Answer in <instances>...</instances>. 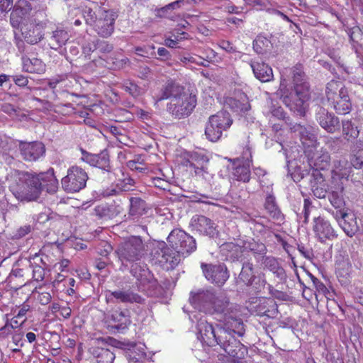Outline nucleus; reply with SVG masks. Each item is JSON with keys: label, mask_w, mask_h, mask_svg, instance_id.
<instances>
[{"label": "nucleus", "mask_w": 363, "mask_h": 363, "mask_svg": "<svg viewBox=\"0 0 363 363\" xmlns=\"http://www.w3.org/2000/svg\"><path fill=\"white\" fill-rule=\"evenodd\" d=\"M310 277L311 278L313 285L315 286L316 290L319 293L326 294L328 292V289H327V287L318 279H317L312 274H311Z\"/></svg>", "instance_id": "obj_58"}, {"label": "nucleus", "mask_w": 363, "mask_h": 363, "mask_svg": "<svg viewBox=\"0 0 363 363\" xmlns=\"http://www.w3.org/2000/svg\"><path fill=\"white\" fill-rule=\"evenodd\" d=\"M163 177H157L152 178V184L157 188L166 189L169 186L168 178L162 174Z\"/></svg>", "instance_id": "obj_55"}, {"label": "nucleus", "mask_w": 363, "mask_h": 363, "mask_svg": "<svg viewBox=\"0 0 363 363\" xmlns=\"http://www.w3.org/2000/svg\"><path fill=\"white\" fill-rule=\"evenodd\" d=\"M128 216L133 220L138 219L147 213L145 201L138 197H130Z\"/></svg>", "instance_id": "obj_32"}, {"label": "nucleus", "mask_w": 363, "mask_h": 363, "mask_svg": "<svg viewBox=\"0 0 363 363\" xmlns=\"http://www.w3.org/2000/svg\"><path fill=\"white\" fill-rule=\"evenodd\" d=\"M313 230L315 237L321 242L337 238V234L330 222L320 216H314Z\"/></svg>", "instance_id": "obj_14"}, {"label": "nucleus", "mask_w": 363, "mask_h": 363, "mask_svg": "<svg viewBox=\"0 0 363 363\" xmlns=\"http://www.w3.org/2000/svg\"><path fill=\"white\" fill-rule=\"evenodd\" d=\"M332 213L335 220L339 223V225H340V221L345 218H352V213L345 211L342 208H337L335 211H333Z\"/></svg>", "instance_id": "obj_56"}, {"label": "nucleus", "mask_w": 363, "mask_h": 363, "mask_svg": "<svg viewBox=\"0 0 363 363\" xmlns=\"http://www.w3.org/2000/svg\"><path fill=\"white\" fill-rule=\"evenodd\" d=\"M123 179H120L118 183L117 184V187L121 191H128L132 190V188L135 185V181L129 176H125L123 173Z\"/></svg>", "instance_id": "obj_52"}, {"label": "nucleus", "mask_w": 363, "mask_h": 363, "mask_svg": "<svg viewBox=\"0 0 363 363\" xmlns=\"http://www.w3.org/2000/svg\"><path fill=\"white\" fill-rule=\"evenodd\" d=\"M196 106L194 96L190 94L173 99L167 104V111L177 118H182L190 115Z\"/></svg>", "instance_id": "obj_9"}, {"label": "nucleus", "mask_w": 363, "mask_h": 363, "mask_svg": "<svg viewBox=\"0 0 363 363\" xmlns=\"http://www.w3.org/2000/svg\"><path fill=\"white\" fill-rule=\"evenodd\" d=\"M187 94L183 86L172 80H169L165 83L158 94H155L153 98L155 104H157L159 101L168 99L170 101L178 99V98Z\"/></svg>", "instance_id": "obj_13"}, {"label": "nucleus", "mask_w": 363, "mask_h": 363, "mask_svg": "<svg viewBox=\"0 0 363 363\" xmlns=\"http://www.w3.org/2000/svg\"><path fill=\"white\" fill-rule=\"evenodd\" d=\"M45 23L37 21L35 18H28L21 23V34L28 43L35 45L38 43L43 36V30Z\"/></svg>", "instance_id": "obj_10"}, {"label": "nucleus", "mask_w": 363, "mask_h": 363, "mask_svg": "<svg viewBox=\"0 0 363 363\" xmlns=\"http://www.w3.org/2000/svg\"><path fill=\"white\" fill-rule=\"evenodd\" d=\"M9 189L16 199L20 201H33L40 194V184L35 174L15 171Z\"/></svg>", "instance_id": "obj_5"}, {"label": "nucleus", "mask_w": 363, "mask_h": 363, "mask_svg": "<svg viewBox=\"0 0 363 363\" xmlns=\"http://www.w3.org/2000/svg\"><path fill=\"white\" fill-rule=\"evenodd\" d=\"M332 190L328 194V199L331 205L335 208H342L345 206V201L343 198V182L333 183Z\"/></svg>", "instance_id": "obj_29"}, {"label": "nucleus", "mask_w": 363, "mask_h": 363, "mask_svg": "<svg viewBox=\"0 0 363 363\" xmlns=\"http://www.w3.org/2000/svg\"><path fill=\"white\" fill-rule=\"evenodd\" d=\"M145 246L139 236H132L122 242L116 252L123 265L133 264L130 274L137 279L140 286L145 289L148 284L154 286L155 280L146 265L136 263L145 254Z\"/></svg>", "instance_id": "obj_3"}, {"label": "nucleus", "mask_w": 363, "mask_h": 363, "mask_svg": "<svg viewBox=\"0 0 363 363\" xmlns=\"http://www.w3.org/2000/svg\"><path fill=\"white\" fill-rule=\"evenodd\" d=\"M351 164L355 169H360L363 165V150H359L352 159Z\"/></svg>", "instance_id": "obj_59"}, {"label": "nucleus", "mask_w": 363, "mask_h": 363, "mask_svg": "<svg viewBox=\"0 0 363 363\" xmlns=\"http://www.w3.org/2000/svg\"><path fill=\"white\" fill-rule=\"evenodd\" d=\"M340 226L350 237H352L359 228L354 214H352V218H345L341 220Z\"/></svg>", "instance_id": "obj_46"}, {"label": "nucleus", "mask_w": 363, "mask_h": 363, "mask_svg": "<svg viewBox=\"0 0 363 363\" xmlns=\"http://www.w3.org/2000/svg\"><path fill=\"white\" fill-rule=\"evenodd\" d=\"M40 184V191L46 188L48 192H54L57 186V179L54 174V169L50 168L45 172L35 174Z\"/></svg>", "instance_id": "obj_26"}, {"label": "nucleus", "mask_w": 363, "mask_h": 363, "mask_svg": "<svg viewBox=\"0 0 363 363\" xmlns=\"http://www.w3.org/2000/svg\"><path fill=\"white\" fill-rule=\"evenodd\" d=\"M81 159L91 166L99 167L108 172L111 171L109 155L106 151H103L99 154H91L82 150Z\"/></svg>", "instance_id": "obj_18"}, {"label": "nucleus", "mask_w": 363, "mask_h": 363, "mask_svg": "<svg viewBox=\"0 0 363 363\" xmlns=\"http://www.w3.org/2000/svg\"><path fill=\"white\" fill-rule=\"evenodd\" d=\"M191 225L194 230L201 235L213 238L218 235L215 223L204 216H195L191 218Z\"/></svg>", "instance_id": "obj_16"}, {"label": "nucleus", "mask_w": 363, "mask_h": 363, "mask_svg": "<svg viewBox=\"0 0 363 363\" xmlns=\"http://www.w3.org/2000/svg\"><path fill=\"white\" fill-rule=\"evenodd\" d=\"M220 251L226 260L242 262L245 259L243 244L241 245L233 242H227L220 245Z\"/></svg>", "instance_id": "obj_22"}, {"label": "nucleus", "mask_w": 363, "mask_h": 363, "mask_svg": "<svg viewBox=\"0 0 363 363\" xmlns=\"http://www.w3.org/2000/svg\"><path fill=\"white\" fill-rule=\"evenodd\" d=\"M201 269L206 279L219 286H223L229 278L226 266L223 264H201Z\"/></svg>", "instance_id": "obj_11"}, {"label": "nucleus", "mask_w": 363, "mask_h": 363, "mask_svg": "<svg viewBox=\"0 0 363 363\" xmlns=\"http://www.w3.org/2000/svg\"><path fill=\"white\" fill-rule=\"evenodd\" d=\"M317 177V179H318V182H319V184L314 183L313 184H312L311 189H312L313 195L315 197H317L318 199H323L325 197V196L327 194L325 186V184H323L324 179L323 177H322V179H320V177Z\"/></svg>", "instance_id": "obj_49"}, {"label": "nucleus", "mask_w": 363, "mask_h": 363, "mask_svg": "<svg viewBox=\"0 0 363 363\" xmlns=\"http://www.w3.org/2000/svg\"><path fill=\"white\" fill-rule=\"evenodd\" d=\"M219 46L221 49L225 50L228 52L233 53L236 52L235 47L229 41L223 40L220 43Z\"/></svg>", "instance_id": "obj_62"}, {"label": "nucleus", "mask_w": 363, "mask_h": 363, "mask_svg": "<svg viewBox=\"0 0 363 363\" xmlns=\"http://www.w3.org/2000/svg\"><path fill=\"white\" fill-rule=\"evenodd\" d=\"M226 104L236 112L244 113L250 108L248 98L244 93L238 94L237 97H230L227 99Z\"/></svg>", "instance_id": "obj_33"}, {"label": "nucleus", "mask_w": 363, "mask_h": 363, "mask_svg": "<svg viewBox=\"0 0 363 363\" xmlns=\"http://www.w3.org/2000/svg\"><path fill=\"white\" fill-rule=\"evenodd\" d=\"M233 124L230 113L225 111H219L209 117L205 128V135L211 142H217Z\"/></svg>", "instance_id": "obj_6"}, {"label": "nucleus", "mask_w": 363, "mask_h": 363, "mask_svg": "<svg viewBox=\"0 0 363 363\" xmlns=\"http://www.w3.org/2000/svg\"><path fill=\"white\" fill-rule=\"evenodd\" d=\"M215 299V294L213 291L206 290L201 291L194 295L190 301L195 308L203 311L205 313H211L213 301Z\"/></svg>", "instance_id": "obj_17"}, {"label": "nucleus", "mask_w": 363, "mask_h": 363, "mask_svg": "<svg viewBox=\"0 0 363 363\" xmlns=\"http://www.w3.org/2000/svg\"><path fill=\"white\" fill-rule=\"evenodd\" d=\"M270 41L265 37L257 36L253 42V49L257 53H262L269 47Z\"/></svg>", "instance_id": "obj_50"}, {"label": "nucleus", "mask_w": 363, "mask_h": 363, "mask_svg": "<svg viewBox=\"0 0 363 363\" xmlns=\"http://www.w3.org/2000/svg\"><path fill=\"white\" fill-rule=\"evenodd\" d=\"M179 60L184 65H187L189 63H194L196 65H201L203 66H205V65L203 63H200V62H197L195 57H194L193 56L189 55H188L187 56L181 57L179 58Z\"/></svg>", "instance_id": "obj_64"}, {"label": "nucleus", "mask_w": 363, "mask_h": 363, "mask_svg": "<svg viewBox=\"0 0 363 363\" xmlns=\"http://www.w3.org/2000/svg\"><path fill=\"white\" fill-rule=\"evenodd\" d=\"M145 349L146 347L144 344H135L128 349L126 355L133 362H142L146 359Z\"/></svg>", "instance_id": "obj_40"}, {"label": "nucleus", "mask_w": 363, "mask_h": 363, "mask_svg": "<svg viewBox=\"0 0 363 363\" xmlns=\"http://www.w3.org/2000/svg\"><path fill=\"white\" fill-rule=\"evenodd\" d=\"M245 257L247 252H251L254 254L256 259L257 256L263 257L267 253V247L262 242H259L253 239L243 242Z\"/></svg>", "instance_id": "obj_37"}, {"label": "nucleus", "mask_w": 363, "mask_h": 363, "mask_svg": "<svg viewBox=\"0 0 363 363\" xmlns=\"http://www.w3.org/2000/svg\"><path fill=\"white\" fill-rule=\"evenodd\" d=\"M225 327H222L224 330H228V333L231 336H234V334L238 335L239 337H242L245 333L244 324L242 320L238 317L228 313L224 316Z\"/></svg>", "instance_id": "obj_25"}, {"label": "nucleus", "mask_w": 363, "mask_h": 363, "mask_svg": "<svg viewBox=\"0 0 363 363\" xmlns=\"http://www.w3.org/2000/svg\"><path fill=\"white\" fill-rule=\"evenodd\" d=\"M250 65L255 77L262 82H269L273 79L272 69L263 62L251 60Z\"/></svg>", "instance_id": "obj_24"}, {"label": "nucleus", "mask_w": 363, "mask_h": 363, "mask_svg": "<svg viewBox=\"0 0 363 363\" xmlns=\"http://www.w3.org/2000/svg\"><path fill=\"white\" fill-rule=\"evenodd\" d=\"M89 352L96 359V363H113L116 358L113 351L99 346H92L89 349Z\"/></svg>", "instance_id": "obj_31"}, {"label": "nucleus", "mask_w": 363, "mask_h": 363, "mask_svg": "<svg viewBox=\"0 0 363 363\" xmlns=\"http://www.w3.org/2000/svg\"><path fill=\"white\" fill-rule=\"evenodd\" d=\"M250 164L249 162L246 163L240 162L234 169L233 175L237 180L243 182H248L250 179Z\"/></svg>", "instance_id": "obj_42"}, {"label": "nucleus", "mask_w": 363, "mask_h": 363, "mask_svg": "<svg viewBox=\"0 0 363 363\" xmlns=\"http://www.w3.org/2000/svg\"><path fill=\"white\" fill-rule=\"evenodd\" d=\"M347 89L340 82L332 80L328 83L326 86V96L329 102H334L340 99V91Z\"/></svg>", "instance_id": "obj_39"}, {"label": "nucleus", "mask_w": 363, "mask_h": 363, "mask_svg": "<svg viewBox=\"0 0 363 363\" xmlns=\"http://www.w3.org/2000/svg\"><path fill=\"white\" fill-rule=\"evenodd\" d=\"M199 331L198 338L203 344L209 347L219 345L232 359L235 363H242L247 353V349L228 330L222 327L208 323L205 318H200L197 322Z\"/></svg>", "instance_id": "obj_2"}, {"label": "nucleus", "mask_w": 363, "mask_h": 363, "mask_svg": "<svg viewBox=\"0 0 363 363\" xmlns=\"http://www.w3.org/2000/svg\"><path fill=\"white\" fill-rule=\"evenodd\" d=\"M19 150L23 160L35 162L45 155V145L40 142H20Z\"/></svg>", "instance_id": "obj_15"}, {"label": "nucleus", "mask_w": 363, "mask_h": 363, "mask_svg": "<svg viewBox=\"0 0 363 363\" xmlns=\"http://www.w3.org/2000/svg\"><path fill=\"white\" fill-rule=\"evenodd\" d=\"M69 38L68 33L60 28L52 31L49 39V45L53 50H57L65 45Z\"/></svg>", "instance_id": "obj_36"}, {"label": "nucleus", "mask_w": 363, "mask_h": 363, "mask_svg": "<svg viewBox=\"0 0 363 363\" xmlns=\"http://www.w3.org/2000/svg\"><path fill=\"white\" fill-rule=\"evenodd\" d=\"M255 278L253 264L248 261L244 262L237 282L238 284L243 283L246 286H251Z\"/></svg>", "instance_id": "obj_35"}, {"label": "nucleus", "mask_w": 363, "mask_h": 363, "mask_svg": "<svg viewBox=\"0 0 363 363\" xmlns=\"http://www.w3.org/2000/svg\"><path fill=\"white\" fill-rule=\"evenodd\" d=\"M292 74L294 89L287 87L286 80L281 79L279 89L276 94L282 102L294 113L303 116L306 110V102L310 98L309 86L305 82V74L301 65H296L289 70Z\"/></svg>", "instance_id": "obj_4"}, {"label": "nucleus", "mask_w": 363, "mask_h": 363, "mask_svg": "<svg viewBox=\"0 0 363 363\" xmlns=\"http://www.w3.org/2000/svg\"><path fill=\"white\" fill-rule=\"evenodd\" d=\"M30 267L32 268L33 278L37 281H43L46 274L47 264L43 258L35 255L29 260Z\"/></svg>", "instance_id": "obj_30"}, {"label": "nucleus", "mask_w": 363, "mask_h": 363, "mask_svg": "<svg viewBox=\"0 0 363 363\" xmlns=\"http://www.w3.org/2000/svg\"><path fill=\"white\" fill-rule=\"evenodd\" d=\"M167 240L169 246L164 241H157L153 252L155 258L167 270L177 266L181 255L189 256L196 250V240L184 230H173Z\"/></svg>", "instance_id": "obj_1"}, {"label": "nucleus", "mask_w": 363, "mask_h": 363, "mask_svg": "<svg viewBox=\"0 0 363 363\" xmlns=\"http://www.w3.org/2000/svg\"><path fill=\"white\" fill-rule=\"evenodd\" d=\"M15 84L19 86H26L28 84V80L26 77L19 74L11 77Z\"/></svg>", "instance_id": "obj_60"}, {"label": "nucleus", "mask_w": 363, "mask_h": 363, "mask_svg": "<svg viewBox=\"0 0 363 363\" xmlns=\"http://www.w3.org/2000/svg\"><path fill=\"white\" fill-rule=\"evenodd\" d=\"M112 319L117 323L116 327L118 328H124L130 323L128 317L123 311H115L112 314Z\"/></svg>", "instance_id": "obj_51"}, {"label": "nucleus", "mask_w": 363, "mask_h": 363, "mask_svg": "<svg viewBox=\"0 0 363 363\" xmlns=\"http://www.w3.org/2000/svg\"><path fill=\"white\" fill-rule=\"evenodd\" d=\"M340 99L331 102V104L338 113L346 114L350 112L352 106L347 89L340 91Z\"/></svg>", "instance_id": "obj_38"}, {"label": "nucleus", "mask_w": 363, "mask_h": 363, "mask_svg": "<svg viewBox=\"0 0 363 363\" xmlns=\"http://www.w3.org/2000/svg\"><path fill=\"white\" fill-rule=\"evenodd\" d=\"M123 89L133 97H137L141 94L140 88L132 81L128 80L123 84Z\"/></svg>", "instance_id": "obj_53"}, {"label": "nucleus", "mask_w": 363, "mask_h": 363, "mask_svg": "<svg viewBox=\"0 0 363 363\" xmlns=\"http://www.w3.org/2000/svg\"><path fill=\"white\" fill-rule=\"evenodd\" d=\"M106 298L108 302H115V299L122 303H143L144 299L138 294L130 290L127 291H107L106 292Z\"/></svg>", "instance_id": "obj_21"}, {"label": "nucleus", "mask_w": 363, "mask_h": 363, "mask_svg": "<svg viewBox=\"0 0 363 363\" xmlns=\"http://www.w3.org/2000/svg\"><path fill=\"white\" fill-rule=\"evenodd\" d=\"M247 162H249L250 164L252 162V151L251 147L249 146H247L242 152L241 162L246 163Z\"/></svg>", "instance_id": "obj_63"}, {"label": "nucleus", "mask_w": 363, "mask_h": 363, "mask_svg": "<svg viewBox=\"0 0 363 363\" xmlns=\"http://www.w3.org/2000/svg\"><path fill=\"white\" fill-rule=\"evenodd\" d=\"M22 65L24 71L30 73L42 74L45 71V64L35 57H22Z\"/></svg>", "instance_id": "obj_28"}, {"label": "nucleus", "mask_w": 363, "mask_h": 363, "mask_svg": "<svg viewBox=\"0 0 363 363\" xmlns=\"http://www.w3.org/2000/svg\"><path fill=\"white\" fill-rule=\"evenodd\" d=\"M95 212L99 218L104 220L112 219L118 213L115 208L107 206H99L96 207Z\"/></svg>", "instance_id": "obj_47"}, {"label": "nucleus", "mask_w": 363, "mask_h": 363, "mask_svg": "<svg viewBox=\"0 0 363 363\" xmlns=\"http://www.w3.org/2000/svg\"><path fill=\"white\" fill-rule=\"evenodd\" d=\"M342 135L347 141L353 142L359 135L357 127L350 121H342Z\"/></svg>", "instance_id": "obj_44"}, {"label": "nucleus", "mask_w": 363, "mask_h": 363, "mask_svg": "<svg viewBox=\"0 0 363 363\" xmlns=\"http://www.w3.org/2000/svg\"><path fill=\"white\" fill-rule=\"evenodd\" d=\"M99 9H104L97 4L91 3L83 9L82 14L87 24L92 26L99 17Z\"/></svg>", "instance_id": "obj_43"}, {"label": "nucleus", "mask_w": 363, "mask_h": 363, "mask_svg": "<svg viewBox=\"0 0 363 363\" xmlns=\"http://www.w3.org/2000/svg\"><path fill=\"white\" fill-rule=\"evenodd\" d=\"M314 211H316V209L312 205L311 201L309 199H304L303 213H304V222L305 223H308V222L309 216Z\"/></svg>", "instance_id": "obj_54"}, {"label": "nucleus", "mask_w": 363, "mask_h": 363, "mask_svg": "<svg viewBox=\"0 0 363 363\" xmlns=\"http://www.w3.org/2000/svg\"><path fill=\"white\" fill-rule=\"evenodd\" d=\"M229 305L228 301L223 296H216L213 301L212 309L210 314L213 313H223L224 316L228 313V306Z\"/></svg>", "instance_id": "obj_45"}, {"label": "nucleus", "mask_w": 363, "mask_h": 363, "mask_svg": "<svg viewBox=\"0 0 363 363\" xmlns=\"http://www.w3.org/2000/svg\"><path fill=\"white\" fill-rule=\"evenodd\" d=\"M352 165L347 160L343 158L334 162L333 169L332 170L333 183H340L347 181L348 177L352 172Z\"/></svg>", "instance_id": "obj_23"}, {"label": "nucleus", "mask_w": 363, "mask_h": 363, "mask_svg": "<svg viewBox=\"0 0 363 363\" xmlns=\"http://www.w3.org/2000/svg\"><path fill=\"white\" fill-rule=\"evenodd\" d=\"M99 17L92 25L94 30L103 38L109 37L114 30V13L108 10L99 9Z\"/></svg>", "instance_id": "obj_12"}, {"label": "nucleus", "mask_w": 363, "mask_h": 363, "mask_svg": "<svg viewBox=\"0 0 363 363\" xmlns=\"http://www.w3.org/2000/svg\"><path fill=\"white\" fill-rule=\"evenodd\" d=\"M315 118L320 125L328 133H334L339 128V119L322 107L316 110Z\"/></svg>", "instance_id": "obj_20"}, {"label": "nucleus", "mask_w": 363, "mask_h": 363, "mask_svg": "<svg viewBox=\"0 0 363 363\" xmlns=\"http://www.w3.org/2000/svg\"><path fill=\"white\" fill-rule=\"evenodd\" d=\"M298 250L305 258L308 259H311L313 258V254L311 249L306 247L303 245H298Z\"/></svg>", "instance_id": "obj_61"}, {"label": "nucleus", "mask_w": 363, "mask_h": 363, "mask_svg": "<svg viewBox=\"0 0 363 363\" xmlns=\"http://www.w3.org/2000/svg\"><path fill=\"white\" fill-rule=\"evenodd\" d=\"M29 0H18L11 13L10 22L13 28H19L23 18L31 11Z\"/></svg>", "instance_id": "obj_19"}, {"label": "nucleus", "mask_w": 363, "mask_h": 363, "mask_svg": "<svg viewBox=\"0 0 363 363\" xmlns=\"http://www.w3.org/2000/svg\"><path fill=\"white\" fill-rule=\"evenodd\" d=\"M88 178L84 169L78 166H72L61 180L62 187L67 193L79 192L85 188Z\"/></svg>", "instance_id": "obj_7"}, {"label": "nucleus", "mask_w": 363, "mask_h": 363, "mask_svg": "<svg viewBox=\"0 0 363 363\" xmlns=\"http://www.w3.org/2000/svg\"><path fill=\"white\" fill-rule=\"evenodd\" d=\"M262 264L264 267L274 274H276L278 277L283 278L284 277V269L280 267L278 261L273 257L263 256Z\"/></svg>", "instance_id": "obj_41"}, {"label": "nucleus", "mask_w": 363, "mask_h": 363, "mask_svg": "<svg viewBox=\"0 0 363 363\" xmlns=\"http://www.w3.org/2000/svg\"><path fill=\"white\" fill-rule=\"evenodd\" d=\"M309 166L313 169V176L320 177L322 179V174L320 170L328 169L330 165V155L325 150L320 149L315 150L311 147L305 150Z\"/></svg>", "instance_id": "obj_8"}, {"label": "nucleus", "mask_w": 363, "mask_h": 363, "mask_svg": "<svg viewBox=\"0 0 363 363\" xmlns=\"http://www.w3.org/2000/svg\"><path fill=\"white\" fill-rule=\"evenodd\" d=\"M264 208L269 216L277 223H281L284 219V216L279 208L274 196L269 194L265 199Z\"/></svg>", "instance_id": "obj_34"}, {"label": "nucleus", "mask_w": 363, "mask_h": 363, "mask_svg": "<svg viewBox=\"0 0 363 363\" xmlns=\"http://www.w3.org/2000/svg\"><path fill=\"white\" fill-rule=\"evenodd\" d=\"M94 48L96 51L106 53L110 52L113 50V46L106 41H98Z\"/></svg>", "instance_id": "obj_57"}, {"label": "nucleus", "mask_w": 363, "mask_h": 363, "mask_svg": "<svg viewBox=\"0 0 363 363\" xmlns=\"http://www.w3.org/2000/svg\"><path fill=\"white\" fill-rule=\"evenodd\" d=\"M350 264L348 260H342L336 262V274L337 277L347 279L350 272Z\"/></svg>", "instance_id": "obj_48"}, {"label": "nucleus", "mask_w": 363, "mask_h": 363, "mask_svg": "<svg viewBox=\"0 0 363 363\" xmlns=\"http://www.w3.org/2000/svg\"><path fill=\"white\" fill-rule=\"evenodd\" d=\"M291 129L294 132L298 133L302 143L304 145H308V149L315 148L314 146L317 140L315 131L312 128H306L301 124H296Z\"/></svg>", "instance_id": "obj_27"}]
</instances>
